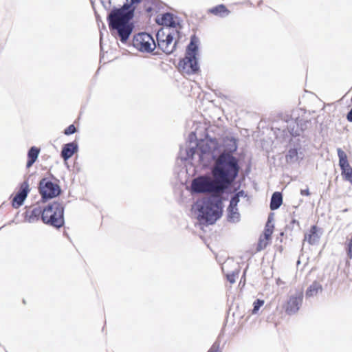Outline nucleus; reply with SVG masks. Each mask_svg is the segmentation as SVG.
<instances>
[{"mask_svg": "<svg viewBox=\"0 0 352 352\" xmlns=\"http://www.w3.org/2000/svg\"><path fill=\"white\" fill-rule=\"evenodd\" d=\"M142 1L144 2V0H131L130 3H124L120 9L111 10L107 16L110 30L123 43H126L134 28L131 20L134 16L135 5Z\"/></svg>", "mask_w": 352, "mask_h": 352, "instance_id": "nucleus-1", "label": "nucleus"}, {"mask_svg": "<svg viewBox=\"0 0 352 352\" xmlns=\"http://www.w3.org/2000/svg\"><path fill=\"white\" fill-rule=\"evenodd\" d=\"M236 178L212 165L211 175H205L195 178L191 183L192 192L195 193L223 194Z\"/></svg>", "mask_w": 352, "mask_h": 352, "instance_id": "nucleus-2", "label": "nucleus"}, {"mask_svg": "<svg viewBox=\"0 0 352 352\" xmlns=\"http://www.w3.org/2000/svg\"><path fill=\"white\" fill-rule=\"evenodd\" d=\"M237 148L236 140L232 137H226L223 139L218 153L211 154L214 166L236 178L240 170L239 160L234 155Z\"/></svg>", "mask_w": 352, "mask_h": 352, "instance_id": "nucleus-3", "label": "nucleus"}, {"mask_svg": "<svg viewBox=\"0 0 352 352\" xmlns=\"http://www.w3.org/2000/svg\"><path fill=\"white\" fill-rule=\"evenodd\" d=\"M222 201L219 197L210 196L197 201L195 208L200 221L208 224L214 223L222 214Z\"/></svg>", "mask_w": 352, "mask_h": 352, "instance_id": "nucleus-4", "label": "nucleus"}, {"mask_svg": "<svg viewBox=\"0 0 352 352\" xmlns=\"http://www.w3.org/2000/svg\"><path fill=\"white\" fill-rule=\"evenodd\" d=\"M42 221L44 223L56 228L63 226L65 221L63 203L54 201L44 208L42 213Z\"/></svg>", "mask_w": 352, "mask_h": 352, "instance_id": "nucleus-5", "label": "nucleus"}, {"mask_svg": "<svg viewBox=\"0 0 352 352\" xmlns=\"http://www.w3.org/2000/svg\"><path fill=\"white\" fill-rule=\"evenodd\" d=\"M199 38L193 35L187 46L185 58L179 62V66L186 69L188 74H195L199 71L197 54L198 51Z\"/></svg>", "mask_w": 352, "mask_h": 352, "instance_id": "nucleus-6", "label": "nucleus"}, {"mask_svg": "<svg viewBox=\"0 0 352 352\" xmlns=\"http://www.w3.org/2000/svg\"><path fill=\"white\" fill-rule=\"evenodd\" d=\"M133 45L138 50L146 52H153L156 47L152 36L146 32H141L134 36Z\"/></svg>", "mask_w": 352, "mask_h": 352, "instance_id": "nucleus-7", "label": "nucleus"}, {"mask_svg": "<svg viewBox=\"0 0 352 352\" xmlns=\"http://www.w3.org/2000/svg\"><path fill=\"white\" fill-rule=\"evenodd\" d=\"M158 47L166 54L173 53L177 43L173 42L174 37L170 32L166 33L163 29L160 30L156 34Z\"/></svg>", "mask_w": 352, "mask_h": 352, "instance_id": "nucleus-8", "label": "nucleus"}, {"mask_svg": "<svg viewBox=\"0 0 352 352\" xmlns=\"http://www.w3.org/2000/svg\"><path fill=\"white\" fill-rule=\"evenodd\" d=\"M39 192L42 200L45 202L50 199L58 196L61 192V189L59 185L43 178L39 182Z\"/></svg>", "mask_w": 352, "mask_h": 352, "instance_id": "nucleus-9", "label": "nucleus"}, {"mask_svg": "<svg viewBox=\"0 0 352 352\" xmlns=\"http://www.w3.org/2000/svg\"><path fill=\"white\" fill-rule=\"evenodd\" d=\"M197 153L199 156V160L206 166V161L211 157V154L206 150H201V152L198 153L197 142H194V144L186 146L185 148H180V156L184 160L194 158Z\"/></svg>", "mask_w": 352, "mask_h": 352, "instance_id": "nucleus-10", "label": "nucleus"}, {"mask_svg": "<svg viewBox=\"0 0 352 352\" xmlns=\"http://www.w3.org/2000/svg\"><path fill=\"white\" fill-rule=\"evenodd\" d=\"M303 294L302 292H296L291 294L285 307V311L289 315L296 314L302 305Z\"/></svg>", "mask_w": 352, "mask_h": 352, "instance_id": "nucleus-11", "label": "nucleus"}, {"mask_svg": "<svg viewBox=\"0 0 352 352\" xmlns=\"http://www.w3.org/2000/svg\"><path fill=\"white\" fill-rule=\"evenodd\" d=\"M29 190L30 189L28 182L27 181L23 182L21 185L20 190L15 195L12 199V205L14 208H18L23 204Z\"/></svg>", "mask_w": 352, "mask_h": 352, "instance_id": "nucleus-12", "label": "nucleus"}, {"mask_svg": "<svg viewBox=\"0 0 352 352\" xmlns=\"http://www.w3.org/2000/svg\"><path fill=\"white\" fill-rule=\"evenodd\" d=\"M78 144L75 142H69L63 145L60 156L65 160L67 161L72 155L78 151Z\"/></svg>", "mask_w": 352, "mask_h": 352, "instance_id": "nucleus-13", "label": "nucleus"}, {"mask_svg": "<svg viewBox=\"0 0 352 352\" xmlns=\"http://www.w3.org/2000/svg\"><path fill=\"white\" fill-rule=\"evenodd\" d=\"M338 155L339 157V165L340 166L341 170H342V175L346 172V170L352 169V168L350 166L346 153L341 149L338 148L337 149Z\"/></svg>", "mask_w": 352, "mask_h": 352, "instance_id": "nucleus-14", "label": "nucleus"}, {"mask_svg": "<svg viewBox=\"0 0 352 352\" xmlns=\"http://www.w3.org/2000/svg\"><path fill=\"white\" fill-rule=\"evenodd\" d=\"M320 239L318 234V228L316 226H312L308 234H305L304 241H307L310 245L316 244Z\"/></svg>", "mask_w": 352, "mask_h": 352, "instance_id": "nucleus-15", "label": "nucleus"}, {"mask_svg": "<svg viewBox=\"0 0 352 352\" xmlns=\"http://www.w3.org/2000/svg\"><path fill=\"white\" fill-rule=\"evenodd\" d=\"M129 0H100L102 6L106 10H111L114 9H120L124 3H127Z\"/></svg>", "mask_w": 352, "mask_h": 352, "instance_id": "nucleus-16", "label": "nucleus"}, {"mask_svg": "<svg viewBox=\"0 0 352 352\" xmlns=\"http://www.w3.org/2000/svg\"><path fill=\"white\" fill-rule=\"evenodd\" d=\"M234 263V261L232 260L231 261H226L223 265H222L221 268H222V270L223 272L225 273L226 277H227V279L228 280L230 283H235L236 280H235V277L238 275L239 274V270H234L232 272H228V271H226V268L230 266L231 264Z\"/></svg>", "mask_w": 352, "mask_h": 352, "instance_id": "nucleus-17", "label": "nucleus"}, {"mask_svg": "<svg viewBox=\"0 0 352 352\" xmlns=\"http://www.w3.org/2000/svg\"><path fill=\"white\" fill-rule=\"evenodd\" d=\"M208 12L215 16H218L220 17H226L230 14V10L227 9L226 6L223 4H220L217 6H214L210 8Z\"/></svg>", "mask_w": 352, "mask_h": 352, "instance_id": "nucleus-18", "label": "nucleus"}, {"mask_svg": "<svg viewBox=\"0 0 352 352\" xmlns=\"http://www.w3.org/2000/svg\"><path fill=\"white\" fill-rule=\"evenodd\" d=\"M287 128L289 133L292 136L296 137L299 136L300 135V130L299 129V122L298 119H291L290 120H288Z\"/></svg>", "mask_w": 352, "mask_h": 352, "instance_id": "nucleus-19", "label": "nucleus"}, {"mask_svg": "<svg viewBox=\"0 0 352 352\" xmlns=\"http://www.w3.org/2000/svg\"><path fill=\"white\" fill-rule=\"evenodd\" d=\"M40 150L36 146H32L28 153V160L26 164L28 168H30L38 158Z\"/></svg>", "mask_w": 352, "mask_h": 352, "instance_id": "nucleus-20", "label": "nucleus"}, {"mask_svg": "<svg viewBox=\"0 0 352 352\" xmlns=\"http://www.w3.org/2000/svg\"><path fill=\"white\" fill-rule=\"evenodd\" d=\"M283 203V196L281 192H275L272 194L270 201V209L272 210H277Z\"/></svg>", "mask_w": 352, "mask_h": 352, "instance_id": "nucleus-21", "label": "nucleus"}, {"mask_svg": "<svg viewBox=\"0 0 352 352\" xmlns=\"http://www.w3.org/2000/svg\"><path fill=\"white\" fill-rule=\"evenodd\" d=\"M227 210L228 221L237 223L240 221V214L238 211L237 207L229 206Z\"/></svg>", "mask_w": 352, "mask_h": 352, "instance_id": "nucleus-22", "label": "nucleus"}, {"mask_svg": "<svg viewBox=\"0 0 352 352\" xmlns=\"http://www.w3.org/2000/svg\"><path fill=\"white\" fill-rule=\"evenodd\" d=\"M322 285L319 283L314 281L308 287L306 292V296L307 298L316 296L319 292H322Z\"/></svg>", "mask_w": 352, "mask_h": 352, "instance_id": "nucleus-23", "label": "nucleus"}, {"mask_svg": "<svg viewBox=\"0 0 352 352\" xmlns=\"http://www.w3.org/2000/svg\"><path fill=\"white\" fill-rule=\"evenodd\" d=\"M43 209L38 206L33 208L29 215L27 214L26 219L29 223L34 222L38 219L40 215L42 216Z\"/></svg>", "mask_w": 352, "mask_h": 352, "instance_id": "nucleus-24", "label": "nucleus"}, {"mask_svg": "<svg viewBox=\"0 0 352 352\" xmlns=\"http://www.w3.org/2000/svg\"><path fill=\"white\" fill-rule=\"evenodd\" d=\"M161 24L170 28L175 26V21L173 19V15L170 13L163 14L161 18Z\"/></svg>", "mask_w": 352, "mask_h": 352, "instance_id": "nucleus-25", "label": "nucleus"}, {"mask_svg": "<svg viewBox=\"0 0 352 352\" xmlns=\"http://www.w3.org/2000/svg\"><path fill=\"white\" fill-rule=\"evenodd\" d=\"M241 197L248 198V194L243 190H239L232 197L229 206L237 207Z\"/></svg>", "mask_w": 352, "mask_h": 352, "instance_id": "nucleus-26", "label": "nucleus"}, {"mask_svg": "<svg viewBox=\"0 0 352 352\" xmlns=\"http://www.w3.org/2000/svg\"><path fill=\"white\" fill-rule=\"evenodd\" d=\"M158 0H144V10L147 13H151L155 10L158 5Z\"/></svg>", "mask_w": 352, "mask_h": 352, "instance_id": "nucleus-27", "label": "nucleus"}, {"mask_svg": "<svg viewBox=\"0 0 352 352\" xmlns=\"http://www.w3.org/2000/svg\"><path fill=\"white\" fill-rule=\"evenodd\" d=\"M298 151L296 148H290L286 155V161L288 163H294L298 161Z\"/></svg>", "mask_w": 352, "mask_h": 352, "instance_id": "nucleus-28", "label": "nucleus"}, {"mask_svg": "<svg viewBox=\"0 0 352 352\" xmlns=\"http://www.w3.org/2000/svg\"><path fill=\"white\" fill-rule=\"evenodd\" d=\"M264 304V300L261 299L256 300L253 303L252 314H255L258 312L261 307Z\"/></svg>", "mask_w": 352, "mask_h": 352, "instance_id": "nucleus-29", "label": "nucleus"}, {"mask_svg": "<svg viewBox=\"0 0 352 352\" xmlns=\"http://www.w3.org/2000/svg\"><path fill=\"white\" fill-rule=\"evenodd\" d=\"M267 241L268 240H266L265 239H260L257 245L256 250L259 252L264 250L268 244Z\"/></svg>", "mask_w": 352, "mask_h": 352, "instance_id": "nucleus-30", "label": "nucleus"}, {"mask_svg": "<svg viewBox=\"0 0 352 352\" xmlns=\"http://www.w3.org/2000/svg\"><path fill=\"white\" fill-rule=\"evenodd\" d=\"M208 352H221L220 350V342L219 341L214 342Z\"/></svg>", "mask_w": 352, "mask_h": 352, "instance_id": "nucleus-31", "label": "nucleus"}, {"mask_svg": "<svg viewBox=\"0 0 352 352\" xmlns=\"http://www.w3.org/2000/svg\"><path fill=\"white\" fill-rule=\"evenodd\" d=\"M346 252L348 257L351 259L352 258V234L351 239L349 240L346 244Z\"/></svg>", "mask_w": 352, "mask_h": 352, "instance_id": "nucleus-32", "label": "nucleus"}, {"mask_svg": "<svg viewBox=\"0 0 352 352\" xmlns=\"http://www.w3.org/2000/svg\"><path fill=\"white\" fill-rule=\"evenodd\" d=\"M76 131V128L74 124L69 125L68 127H67L64 133L67 135H69L72 134H74Z\"/></svg>", "mask_w": 352, "mask_h": 352, "instance_id": "nucleus-33", "label": "nucleus"}, {"mask_svg": "<svg viewBox=\"0 0 352 352\" xmlns=\"http://www.w3.org/2000/svg\"><path fill=\"white\" fill-rule=\"evenodd\" d=\"M299 122V129L300 130V133L302 132L307 128V125L309 124V121L298 120Z\"/></svg>", "mask_w": 352, "mask_h": 352, "instance_id": "nucleus-34", "label": "nucleus"}, {"mask_svg": "<svg viewBox=\"0 0 352 352\" xmlns=\"http://www.w3.org/2000/svg\"><path fill=\"white\" fill-rule=\"evenodd\" d=\"M346 181L349 182L352 184V169L346 170L342 175Z\"/></svg>", "mask_w": 352, "mask_h": 352, "instance_id": "nucleus-35", "label": "nucleus"}, {"mask_svg": "<svg viewBox=\"0 0 352 352\" xmlns=\"http://www.w3.org/2000/svg\"><path fill=\"white\" fill-rule=\"evenodd\" d=\"M188 141H189V145L194 144V142H196V135L195 133L191 132L188 135Z\"/></svg>", "mask_w": 352, "mask_h": 352, "instance_id": "nucleus-36", "label": "nucleus"}, {"mask_svg": "<svg viewBox=\"0 0 352 352\" xmlns=\"http://www.w3.org/2000/svg\"><path fill=\"white\" fill-rule=\"evenodd\" d=\"M272 234V230L270 228H266L264 232V239L266 240H269Z\"/></svg>", "mask_w": 352, "mask_h": 352, "instance_id": "nucleus-37", "label": "nucleus"}, {"mask_svg": "<svg viewBox=\"0 0 352 352\" xmlns=\"http://www.w3.org/2000/svg\"><path fill=\"white\" fill-rule=\"evenodd\" d=\"M294 225H296L298 227H299V223L296 219H292L290 224L287 226V228H291L293 229Z\"/></svg>", "mask_w": 352, "mask_h": 352, "instance_id": "nucleus-38", "label": "nucleus"}, {"mask_svg": "<svg viewBox=\"0 0 352 352\" xmlns=\"http://www.w3.org/2000/svg\"><path fill=\"white\" fill-rule=\"evenodd\" d=\"M346 119L349 122H352V108L348 112Z\"/></svg>", "mask_w": 352, "mask_h": 352, "instance_id": "nucleus-39", "label": "nucleus"}, {"mask_svg": "<svg viewBox=\"0 0 352 352\" xmlns=\"http://www.w3.org/2000/svg\"><path fill=\"white\" fill-rule=\"evenodd\" d=\"M300 194L302 196H308L309 195V189L307 188V189H305V190H300Z\"/></svg>", "mask_w": 352, "mask_h": 352, "instance_id": "nucleus-40", "label": "nucleus"}]
</instances>
